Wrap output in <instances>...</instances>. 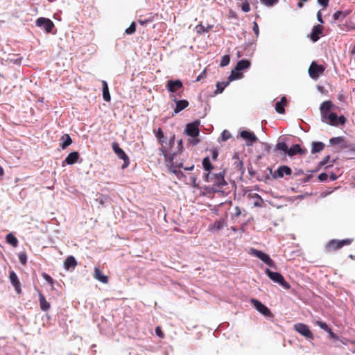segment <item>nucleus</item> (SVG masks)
I'll return each instance as SVG.
<instances>
[{"label":"nucleus","mask_w":355,"mask_h":355,"mask_svg":"<svg viewBox=\"0 0 355 355\" xmlns=\"http://www.w3.org/2000/svg\"><path fill=\"white\" fill-rule=\"evenodd\" d=\"M235 209H236L235 216L236 217H239L241 215V211L239 207H236Z\"/></svg>","instance_id":"57"},{"label":"nucleus","mask_w":355,"mask_h":355,"mask_svg":"<svg viewBox=\"0 0 355 355\" xmlns=\"http://www.w3.org/2000/svg\"><path fill=\"white\" fill-rule=\"evenodd\" d=\"M9 279L12 284V285L14 286L15 291L17 293L19 294L21 292V283L18 279V277L17 274L13 271L11 270L9 272Z\"/></svg>","instance_id":"16"},{"label":"nucleus","mask_w":355,"mask_h":355,"mask_svg":"<svg viewBox=\"0 0 355 355\" xmlns=\"http://www.w3.org/2000/svg\"><path fill=\"white\" fill-rule=\"evenodd\" d=\"M325 67L322 64H318L315 61H313L309 67L308 73L309 76L313 79L317 80L323 74Z\"/></svg>","instance_id":"4"},{"label":"nucleus","mask_w":355,"mask_h":355,"mask_svg":"<svg viewBox=\"0 0 355 355\" xmlns=\"http://www.w3.org/2000/svg\"><path fill=\"white\" fill-rule=\"evenodd\" d=\"M60 141H62L60 143V146L62 149H65L67 147H68L69 145L72 144V139L69 135L65 134L60 138Z\"/></svg>","instance_id":"27"},{"label":"nucleus","mask_w":355,"mask_h":355,"mask_svg":"<svg viewBox=\"0 0 355 355\" xmlns=\"http://www.w3.org/2000/svg\"><path fill=\"white\" fill-rule=\"evenodd\" d=\"M18 257H19V260L20 263L23 266H25L27 262V255H26V252H20L18 255Z\"/></svg>","instance_id":"38"},{"label":"nucleus","mask_w":355,"mask_h":355,"mask_svg":"<svg viewBox=\"0 0 355 355\" xmlns=\"http://www.w3.org/2000/svg\"><path fill=\"white\" fill-rule=\"evenodd\" d=\"M353 241L352 239H345L343 240L332 239L327 244L328 251H334L340 249L345 245H350Z\"/></svg>","instance_id":"5"},{"label":"nucleus","mask_w":355,"mask_h":355,"mask_svg":"<svg viewBox=\"0 0 355 355\" xmlns=\"http://www.w3.org/2000/svg\"><path fill=\"white\" fill-rule=\"evenodd\" d=\"M200 28L203 30V31L208 32L209 31L207 29H205L204 26H200Z\"/></svg>","instance_id":"64"},{"label":"nucleus","mask_w":355,"mask_h":355,"mask_svg":"<svg viewBox=\"0 0 355 355\" xmlns=\"http://www.w3.org/2000/svg\"><path fill=\"white\" fill-rule=\"evenodd\" d=\"M329 143L334 146V145H340V147L341 148H347L348 146L347 145L344 137H333L329 139Z\"/></svg>","instance_id":"23"},{"label":"nucleus","mask_w":355,"mask_h":355,"mask_svg":"<svg viewBox=\"0 0 355 355\" xmlns=\"http://www.w3.org/2000/svg\"><path fill=\"white\" fill-rule=\"evenodd\" d=\"M221 136L223 141H227L228 139L231 137V134L229 131L225 130L222 132Z\"/></svg>","instance_id":"44"},{"label":"nucleus","mask_w":355,"mask_h":355,"mask_svg":"<svg viewBox=\"0 0 355 355\" xmlns=\"http://www.w3.org/2000/svg\"><path fill=\"white\" fill-rule=\"evenodd\" d=\"M243 74L240 71L232 70L231 74L229 76V81H232L236 79H239L242 77Z\"/></svg>","instance_id":"36"},{"label":"nucleus","mask_w":355,"mask_h":355,"mask_svg":"<svg viewBox=\"0 0 355 355\" xmlns=\"http://www.w3.org/2000/svg\"><path fill=\"white\" fill-rule=\"evenodd\" d=\"M39 301H40V306L42 311H47L51 308V304L48 302L44 297V295L41 293H38Z\"/></svg>","instance_id":"21"},{"label":"nucleus","mask_w":355,"mask_h":355,"mask_svg":"<svg viewBox=\"0 0 355 355\" xmlns=\"http://www.w3.org/2000/svg\"><path fill=\"white\" fill-rule=\"evenodd\" d=\"M324 144L320 141H316L312 143L311 153L315 154L322 151L324 148Z\"/></svg>","instance_id":"31"},{"label":"nucleus","mask_w":355,"mask_h":355,"mask_svg":"<svg viewBox=\"0 0 355 355\" xmlns=\"http://www.w3.org/2000/svg\"><path fill=\"white\" fill-rule=\"evenodd\" d=\"M76 266L77 261L73 256L68 257L64 262V267L67 270L71 268H74Z\"/></svg>","instance_id":"25"},{"label":"nucleus","mask_w":355,"mask_h":355,"mask_svg":"<svg viewBox=\"0 0 355 355\" xmlns=\"http://www.w3.org/2000/svg\"><path fill=\"white\" fill-rule=\"evenodd\" d=\"M211 158L213 160H216L218 157V150L216 149H213V150H211Z\"/></svg>","instance_id":"50"},{"label":"nucleus","mask_w":355,"mask_h":355,"mask_svg":"<svg viewBox=\"0 0 355 355\" xmlns=\"http://www.w3.org/2000/svg\"><path fill=\"white\" fill-rule=\"evenodd\" d=\"M252 29H253V31H254V34L256 35V36L258 37L259 33V29L258 24L256 21L253 22Z\"/></svg>","instance_id":"48"},{"label":"nucleus","mask_w":355,"mask_h":355,"mask_svg":"<svg viewBox=\"0 0 355 355\" xmlns=\"http://www.w3.org/2000/svg\"><path fill=\"white\" fill-rule=\"evenodd\" d=\"M79 153L76 151L70 153L64 159V162L69 165H72L78 162Z\"/></svg>","instance_id":"24"},{"label":"nucleus","mask_w":355,"mask_h":355,"mask_svg":"<svg viewBox=\"0 0 355 355\" xmlns=\"http://www.w3.org/2000/svg\"><path fill=\"white\" fill-rule=\"evenodd\" d=\"M323 27L321 25H316L313 27L310 38L313 42H317L320 38V35L322 33Z\"/></svg>","instance_id":"19"},{"label":"nucleus","mask_w":355,"mask_h":355,"mask_svg":"<svg viewBox=\"0 0 355 355\" xmlns=\"http://www.w3.org/2000/svg\"><path fill=\"white\" fill-rule=\"evenodd\" d=\"M194 168V165H191L190 167H184V169L185 171H192Z\"/></svg>","instance_id":"59"},{"label":"nucleus","mask_w":355,"mask_h":355,"mask_svg":"<svg viewBox=\"0 0 355 355\" xmlns=\"http://www.w3.org/2000/svg\"><path fill=\"white\" fill-rule=\"evenodd\" d=\"M230 62V57L229 55H225L222 57L221 62H220V67H225L229 64Z\"/></svg>","instance_id":"39"},{"label":"nucleus","mask_w":355,"mask_h":355,"mask_svg":"<svg viewBox=\"0 0 355 355\" xmlns=\"http://www.w3.org/2000/svg\"><path fill=\"white\" fill-rule=\"evenodd\" d=\"M306 153V149H303L299 144H295L291 148H288V155L293 157L296 155H305Z\"/></svg>","instance_id":"18"},{"label":"nucleus","mask_w":355,"mask_h":355,"mask_svg":"<svg viewBox=\"0 0 355 355\" xmlns=\"http://www.w3.org/2000/svg\"><path fill=\"white\" fill-rule=\"evenodd\" d=\"M334 105L331 101H326L323 102L320 107L321 119L322 120L324 117H326L331 112V110L333 107Z\"/></svg>","instance_id":"15"},{"label":"nucleus","mask_w":355,"mask_h":355,"mask_svg":"<svg viewBox=\"0 0 355 355\" xmlns=\"http://www.w3.org/2000/svg\"><path fill=\"white\" fill-rule=\"evenodd\" d=\"M292 174L291 168L286 165L280 166L272 174L274 178H282L284 175H291Z\"/></svg>","instance_id":"14"},{"label":"nucleus","mask_w":355,"mask_h":355,"mask_svg":"<svg viewBox=\"0 0 355 355\" xmlns=\"http://www.w3.org/2000/svg\"><path fill=\"white\" fill-rule=\"evenodd\" d=\"M328 174L326 173H322L318 175V179L321 182H324L327 180L328 178Z\"/></svg>","instance_id":"49"},{"label":"nucleus","mask_w":355,"mask_h":355,"mask_svg":"<svg viewBox=\"0 0 355 355\" xmlns=\"http://www.w3.org/2000/svg\"><path fill=\"white\" fill-rule=\"evenodd\" d=\"M230 84V81L227 82H218L216 84V90L214 92L215 94H220L223 92L225 88Z\"/></svg>","instance_id":"35"},{"label":"nucleus","mask_w":355,"mask_h":355,"mask_svg":"<svg viewBox=\"0 0 355 355\" xmlns=\"http://www.w3.org/2000/svg\"><path fill=\"white\" fill-rule=\"evenodd\" d=\"M250 66V62L248 60H241L238 62L235 69L236 71H241L248 69Z\"/></svg>","instance_id":"30"},{"label":"nucleus","mask_w":355,"mask_h":355,"mask_svg":"<svg viewBox=\"0 0 355 355\" xmlns=\"http://www.w3.org/2000/svg\"><path fill=\"white\" fill-rule=\"evenodd\" d=\"M350 12H351L349 10H346L344 12L338 10L333 15V18H334V21H337L340 19H345L348 15H349Z\"/></svg>","instance_id":"32"},{"label":"nucleus","mask_w":355,"mask_h":355,"mask_svg":"<svg viewBox=\"0 0 355 355\" xmlns=\"http://www.w3.org/2000/svg\"><path fill=\"white\" fill-rule=\"evenodd\" d=\"M192 181H193V187H198V185L196 184V177H192Z\"/></svg>","instance_id":"60"},{"label":"nucleus","mask_w":355,"mask_h":355,"mask_svg":"<svg viewBox=\"0 0 355 355\" xmlns=\"http://www.w3.org/2000/svg\"><path fill=\"white\" fill-rule=\"evenodd\" d=\"M265 272L271 280L274 282L278 283L283 288L286 289H289L291 288L290 284L285 281L284 277L280 273L272 272L268 268L266 269Z\"/></svg>","instance_id":"3"},{"label":"nucleus","mask_w":355,"mask_h":355,"mask_svg":"<svg viewBox=\"0 0 355 355\" xmlns=\"http://www.w3.org/2000/svg\"><path fill=\"white\" fill-rule=\"evenodd\" d=\"M102 86H103V98L104 101L106 102H110L111 97L109 92V88L107 83L105 80L102 81Z\"/></svg>","instance_id":"28"},{"label":"nucleus","mask_w":355,"mask_h":355,"mask_svg":"<svg viewBox=\"0 0 355 355\" xmlns=\"http://www.w3.org/2000/svg\"><path fill=\"white\" fill-rule=\"evenodd\" d=\"M42 277L47 282H49V284H53V279L51 276H49L48 274L44 272L42 274Z\"/></svg>","instance_id":"47"},{"label":"nucleus","mask_w":355,"mask_h":355,"mask_svg":"<svg viewBox=\"0 0 355 355\" xmlns=\"http://www.w3.org/2000/svg\"><path fill=\"white\" fill-rule=\"evenodd\" d=\"M329 333V337L332 339H338V336L334 333L331 329H330V331H327Z\"/></svg>","instance_id":"53"},{"label":"nucleus","mask_w":355,"mask_h":355,"mask_svg":"<svg viewBox=\"0 0 355 355\" xmlns=\"http://www.w3.org/2000/svg\"><path fill=\"white\" fill-rule=\"evenodd\" d=\"M4 174L3 168L0 166V176H3Z\"/></svg>","instance_id":"62"},{"label":"nucleus","mask_w":355,"mask_h":355,"mask_svg":"<svg viewBox=\"0 0 355 355\" xmlns=\"http://www.w3.org/2000/svg\"><path fill=\"white\" fill-rule=\"evenodd\" d=\"M286 103V98L283 96L280 101H278L275 104V110L279 114H284L285 112L284 106Z\"/></svg>","instance_id":"26"},{"label":"nucleus","mask_w":355,"mask_h":355,"mask_svg":"<svg viewBox=\"0 0 355 355\" xmlns=\"http://www.w3.org/2000/svg\"><path fill=\"white\" fill-rule=\"evenodd\" d=\"M329 0H318V3L322 6L324 8L328 6Z\"/></svg>","instance_id":"51"},{"label":"nucleus","mask_w":355,"mask_h":355,"mask_svg":"<svg viewBox=\"0 0 355 355\" xmlns=\"http://www.w3.org/2000/svg\"><path fill=\"white\" fill-rule=\"evenodd\" d=\"M241 137L247 140V146H252L258 139L252 132L243 130L241 132Z\"/></svg>","instance_id":"17"},{"label":"nucleus","mask_w":355,"mask_h":355,"mask_svg":"<svg viewBox=\"0 0 355 355\" xmlns=\"http://www.w3.org/2000/svg\"><path fill=\"white\" fill-rule=\"evenodd\" d=\"M322 121L332 126H338V125H343L346 123L347 119L343 115L338 116L336 113L331 112Z\"/></svg>","instance_id":"2"},{"label":"nucleus","mask_w":355,"mask_h":355,"mask_svg":"<svg viewBox=\"0 0 355 355\" xmlns=\"http://www.w3.org/2000/svg\"><path fill=\"white\" fill-rule=\"evenodd\" d=\"M178 146L181 148H182V140L180 139L178 141Z\"/></svg>","instance_id":"63"},{"label":"nucleus","mask_w":355,"mask_h":355,"mask_svg":"<svg viewBox=\"0 0 355 355\" xmlns=\"http://www.w3.org/2000/svg\"><path fill=\"white\" fill-rule=\"evenodd\" d=\"M206 76V71L204 70L196 78V81L198 82Z\"/></svg>","instance_id":"52"},{"label":"nucleus","mask_w":355,"mask_h":355,"mask_svg":"<svg viewBox=\"0 0 355 355\" xmlns=\"http://www.w3.org/2000/svg\"><path fill=\"white\" fill-rule=\"evenodd\" d=\"M252 251L253 255L260 259L266 265L270 267H274V261L271 259L268 254L256 249H252Z\"/></svg>","instance_id":"10"},{"label":"nucleus","mask_w":355,"mask_h":355,"mask_svg":"<svg viewBox=\"0 0 355 355\" xmlns=\"http://www.w3.org/2000/svg\"><path fill=\"white\" fill-rule=\"evenodd\" d=\"M250 302L254 308L264 316L269 318L273 316L270 310L258 300L251 299Z\"/></svg>","instance_id":"8"},{"label":"nucleus","mask_w":355,"mask_h":355,"mask_svg":"<svg viewBox=\"0 0 355 355\" xmlns=\"http://www.w3.org/2000/svg\"><path fill=\"white\" fill-rule=\"evenodd\" d=\"M275 148L277 150H282L288 153V147L285 142H278L275 146Z\"/></svg>","instance_id":"37"},{"label":"nucleus","mask_w":355,"mask_h":355,"mask_svg":"<svg viewBox=\"0 0 355 355\" xmlns=\"http://www.w3.org/2000/svg\"><path fill=\"white\" fill-rule=\"evenodd\" d=\"M330 159V156L327 155L322 161L320 162L321 166H324L329 162V159Z\"/></svg>","instance_id":"56"},{"label":"nucleus","mask_w":355,"mask_h":355,"mask_svg":"<svg viewBox=\"0 0 355 355\" xmlns=\"http://www.w3.org/2000/svg\"><path fill=\"white\" fill-rule=\"evenodd\" d=\"M293 328L297 333L305 338L313 339V334L306 324L304 323H297L294 324Z\"/></svg>","instance_id":"9"},{"label":"nucleus","mask_w":355,"mask_h":355,"mask_svg":"<svg viewBox=\"0 0 355 355\" xmlns=\"http://www.w3.org/2000/svg\"><path fill=\"white\" fill-rule=\"evenodd\" d=\"M199 122L195 121L187 125L185 132L191 137H196L199 135Z\"/></svg>","instance_id":"13"},{"label":"nucleus","mask_w":355,"mask_h":355,"mask_svg":"<svg viewBox=\"0 0 355 355\" xmlns=\"http://www.w3.org/2000/svg\"><path fill=\"white\" fill-rule=\"evenodd\" d=\"M94 277L102 283L107 284L108 282V277L103 275L98 267L94 268Z\"/></svg>","instance_id":"22"},{"label":"nucleus","mask_w":355,"mask_h":355,"mask_svg":"<svg viewBox=\"0 0 355 355\" xmlns=\"http://www.w3.org/2000/svg\"><path fill=\"white\" fill-rule=\"evenodd\" d=\"M155 333H156L157 336H159V338H162L164 337V334L163 333L160 327H157L155 328Z\"/></svg>","instance_id":"46"},{"label":"nucleus","mask_w":355,"mask_h":355,"mask_svg":"<svg viewBox=\"0 0 355 355\" xmlns=\"http://www.w3.org/2000/svg\"><path fill=\"white\" fill-rule=\"evenodd\" d=\"M202 166L203 168L207 171V173H211V171L213 169V165L210 162L209 157H206L202 160Z\"/></svg>","instance_id":"34"},{"label":"nucleus","mask_w":355,"mask_h":355,"mask_svg":"<svg viewBox=\"0 0 355 355\" xmlns=\"http://www.w3.org/2000/svg\"><path fill=\"white\" fill-rule=\"evenodd\" d=\"M153 21L152 19H145V20H141V19H139L138 20V22L141 24V25H144L146 24V23L148 22H151Z\"/></svg>","instance_id":"55"},{"label":"nucleus","mask_w":355,"mask_h":355,"mask_svg":"<svg viewBox=\"0 0 355 355\" xmlns=\"http://www.w3.org/2000/svg\"><path fill=\"white\" fill-rule=\"evenodd\" d=\"M204 180L206 182L210 183L211 189L215 191H220L227 182L224 179V173H207Z\"/></svg>","instance_id":"1"},{"label":"nucleus","mask_w":355,"mask_h":355,"mask_svg":"<svg viewBox=\"0 0 355 355\" xmlns=\"http://www.w3.org/2000/svg\"><path fill=\"white\" fill-rule=\"evenodd\" d=\"M315 324L320 327L322 329L326 331H330V328L327 325V324L323 321H316Z\"/></svg>","instance_id":"41"},{"label":"nucleus","mask_w":355,"mask_h":355,"mask_svg":"<svg viewBox=\"0 0 355 355\" xmlns=\"http://www.w3.org/2000/svg\"><path fill=\"white\" fill-rule=\"evenodd\" d=\"M297 6L299 8H302L304 6L303 1H300V2L297 3Z\"/></svg>","instance_id":"61"},{"label":"nucleus","mask_w":355,"mask_h":355,"mask_svg":"<svg viewBox=\"0 0 355 355\" xmlns=\"http://www.w3.org/2000/svg\"><path fill=\"white\" fill-rule=\"evenodd\" d=\"M176 156V154L175 153H173V155H171L170 156V157L168 159H166V162H168V164H170V166L173 168V172L176 174V175H178L179 173L180 174H182L181 171L175 169V168H184L183 167V164L182 163H180V164H174L173 162V159L174 157Z\"/></svg>","instance_id":"20"},{"label":"nucleus","mask_w":355,"mask_h":355,"mask_svg":"<svg viewBox=\"0 0 355 355\" xmlns=\"http://www.w3.org/2000/svg\"><path fill=\"white\" fill-rule=\"evenodd\" d=\"M6 242L10 244L12 247H17L18 245L17 239L12 234L9 233L6 236Z\"/></svg>","instance_id":"33"},{"label":"nucleus","mask_w":355,"mask_h":355,"mask_svg":"<svg viewBox=\"0 0 355 355\" xmlns=\"http://www.w3.org/2000/svg\"><path fill=\"white\" fill-rule=\"evenodd\" d=\"M166 87L171 94H174V93L183 88V83L180 80H169L167 81Z\"/></svg>","instance_id":"11"},{"label":"nucleus","mask_w":355,"mask_h":355,"mask_svg":"<svg viewBox=\"0 0 355 355\" xmlns=\"http://www.w3.org/2000/svg\"><path fill=\"white\" fill-rule=\"evenodd\" d=\"M225 225H226V220L225 218H220L218 220L215 221L214 223L209 227V229L220 230Z\"/></svg>","instance_id":"29"},{"label":"nucleus","mask_w":355,"mask_h":355,"mask_svg":"<svg viewBox=\"0 0 355 355\" xmlns=\"http://www.w3.org/2000/svg\"><path fill=\"white\" fill-rule=\"evenodd\" d=\"M136 31V24L135 22H132L130 26L126 28L125 33L128 35L133 34Z\"/></svg>","instance_id":"42"},{"label":"nucleus","mask_w":355,"mask_h":355,"mask_svg":"<svg viewBox=\"0 0 355 355\" xmlns=\"http://www.w3.org/2000/svg\"><path fill=\"white\" fill-rule=\"evenodd\" d=\"M261 2L266 6H272L277 3L279 0H260Z\"/></svg>","instance_id":"43"},{"label":"nucleus","mask_w":355,"mask_h":355,"mask_svg":"<svg viewBox=\"0 0 355 355\" xmlns=\"http://www.w3.org/2000/svg\"><path fill=\"white\" fill-rule=\"evenodd\" d=\"M112 150L117 157L123 161L122 168H127L130 164V159L128 156L124 152V150L120 148L119 145L116 142H113L112 144Z\"/></svg>","instance_id":"6"},{"label":"nucleus","mask_w":355,"mask_h":355,"mask_svg":"<svg viewBox=\"0 0 355 355\" xmlns=\"http://www.w3.org/2000/svg\"><path fill=\"white\" fill-rule=\"evenodd\" d=\"M156 137L157 138V139L159 140V141L161 144H163L164 142V139H165V137H164V132L161 128H158L157 132L156 133Z\"/></svg>","instance_id":"40"},{"label":"nucleus","mask_w":355,"mask_h":355,"mask_svg":"<svg viewBox=\"0 0 355 355\" xmlns=\"http://www.w3.org/2000/svg\"><path fill=\"white\" fill-rule=\"evenodd\" d=\"M35 24L37 26L42 28L47 33H51L54 28L53 22L45 17H39L36 20Z\"/></svg>","instance_id":"7"},{"label":"nucleus","mask_w":355,"mask_h":355,"mask_svg":"<svg viewBox=\"0 0 355 355\" xmlns=\"http://www.w3.org/2000/svg\"><path fill=\"white\" fill-rule=\"evenodd\" d=\"M241 9L243 12H248L250 10V4L246 1L243 3L241 6Z\"/></svg>","instance_id":"45"},{"label":"nucleus","mask_w":355,"mask_h":355,"mask_svg":"<svg viewBox=\"0 0 355 355\" xmlns=\"http://www.w3.org/2000/svg\"><path fill=\"white\" fill-rule=\"evenodd\" d=\"M170 98L176 103L175 107L174 108V114H178L182 110L187 108L189 103L187 100H178L174 94H171Z\"/></svg>","instance_id":"12"},{"label":"nucleus","mask_w":355,"mask_h":355,"mask_svg":"<svg viewBox=\"0 0 355 355\" xmlns=\"http://www.w3.org/2000/svg\"><path fill=\"white\" fill-rule=\"evenodd\" d=\"M329 178H330L331 180L334 181V180H336L337 179L338 177H337V175L336 174L331 173Z\"/></svg>","instance_id":"58"},{"label":"nucleus","mask_w":355,"mask_h":355,"mask_svg":"<svg viewBox=\"0 0 355 355\" xmlns=\"http://www.w3.org/2000/svg\"><path fill=\"white\" fill-rule=\"evenodd\" d=\"M317 19L318 21L321 23V24H323L324 23V21L322 19V14H321V12L320 11H318L317 12Z\"/></svg>","instance_id":"54"}]
</instances>
